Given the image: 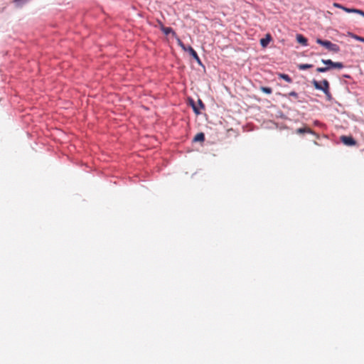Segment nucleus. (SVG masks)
<instances>
[{"label": "nucleus", "mask_w": 364, "mask_h": 364, "mask_svg": "<svg viewBox=\"0 0 364 364\" xmlns=\"http://www.w3.org/2000/svg\"><path fill=\"white\" fill-rule=\"evenodd\" d=\"M333 5L334 7L341 9L347 13L357 14H359L364 17V11L363 10L358 9H349V8L343 6V5H341L338 3H333Z\"/></svg>", "instance_id": "3"}, {"label": "nucleus", "mask_w": 364, "mask_h": 364, "mask_svg": "<svg viewBox=\"0 0 364 364\" xmlns=\"http://www.w3.org/2000/svg\"><path fill=\"white\" fill-rule=\"evenodd\" d=\"M341 141L347 146H354L356 144V141L352 136H342Z\"/></svg>", "instance_id": "4"}, {"label": "nucleus", "mask_w": 364, "mask_h": 364, "mask_svg": "<svg viewBox=\"0 0 364 364\" xmlns=\"http://www.w3.org/2000/svg\"><path fill=\"white\" fill-rule=\"evenodd\" d=\"M296 133L297 134H304V133L312 134L313 131L310 128L305 127H301V128H299L298 129H296Z\"/></svg>", "instance_id": "10"}, {"label": "nucleus", "mask_w": 364, "mask_h": 364, "mask_svg": "<svg viewBox=\"0 0 364 364\" xmlns=\"http://www.w3.org/2000/svg\"><path fill=\"white\" fill-rule=\"evenodd\" d=\"M332 68H338V69H341L343 68V65L342 63H339V62H333V66Z\"/></svg>", "instance_id": "15"}, {"label": "nucleus", "mask_w": 364, "mask_h": 364, "mask_svg": "<svg viewBox=\"0 0 364 364\" xmlns=\"http://www.w3.org/2000/svg\"><path fill=\"white\" fill-rule=\"evenodd\" d=\"M330 69V67H320L316 68L318 73H325Z\"/></svg>", "instance_id": "16"}, {"label": "nucleus", "mask_w": 364, "mask_h": 364, "mask_svg": "<svg viewBox=\"0 0 364 364\" xmlns=\"http://www.w3.org/2000/svg\"><path fill=\"white\" fill-rule=\"evenodd\" d=\"M260 90L266 94H271L272 92V88L269 87H261Z\"/></svg>", "instance_id": "14"}, {"label": "nucleus", "mask_w": 364, "mask_h": 364, "mask_svg": "<svg viewBox=\"0 0 364 364\" xmlns=\"http://www.w3.org/2000/svg\"><path fill=\"white\" fill-rule=\"evenodd\" d=\"M296 38L298 43L304 46H307V39L303 35L297 34Z\"/></svg>", "instance_id": "8"}, {"label": "nucleus", "mask_w": 364, "mask_h": 364, "mask_svg": "<svg viewBox=\"0 0 364 364\" xmlns=\"http://www.w3.org/2000/svg\"><path fill=\"white\" fill-rule=\"evenodd\" d=\"M272 40L271 35L267 33L265 36V38H263L260 40V44L263 48H265L268 46L269 42Z\"/></svg>", "instance_id": "6"}, {"label": "nucleus", "mask_w": 364, "mask_h": 364, "mask_svg": "<svg viewBox=\"0 0 364 364\" xmlns=\"http://www.w3.org/2000/svg\"><path fill=\"white\" fill-rule=\"evenodd\" d=\"M198 105L200 106V108L203 109L204 108V105L203 103V102L201 101V100H198Z\"/></svg>", "instance_id": "21"}, {"label": "nucleus", "mask_w": 364, "mask_h": 364, "mask_svg": "<svg viewBox=\"0 0 364 364\" xmlns=\"http://www.w3.org/2000/svg\"><path fill=\"white\" fill-rule=\"evenodd\" d=\"M311 82L316 90H322L324 92L326 98L328 100H331V94L329 90V82L327 80H323L321 82H319L316 80H313Z\"/></svg>", "instance_id": "1"}, {"label": "nucleus", "mask_w": 364, "mask_h": 364, "mask_svg": "<svg viewBox=\"0 0 364 364\" xmlns=\"http://www.w3.org/2000/svg\"><path fill=\"white\" fill-rule=\"evenodd\" d=\"M297 67L300 70H306V69L312 68L313 65H311V64H299L297 65Z\"/></svg>", "instance_id": "13"}, {"label": "nucleus", "mask_w": 364, "mask_h": 364, "mask_svg": "<svg viewBox=\"0 0 364 364\" xmlns=\"http://www.w3.org/2000/svg\"><path fill=\"white\" fill-rule=\"evenodd\" d=\"M189 54L197 61V63L200 65H201V60L200 59V58L198 57L197 53L196 52V50L191 47V46H188V48H187V50Z\"/></svg>", "instance_id": "5"}, {"label": "nucleus", "mask_w": 364, "mask_h": 364, "mask_svg": "<svg viewBox=\"0 0 364 364\" xmlns=\"http://www.w3.org/2000/svg\"><path fill=\"white\" fill-rule=\"evenodd\" d=\"M316 43L321 46H324L328 50L333 51V53H338L340 51V48L338 45L331 43L329 41H323L321 38L316 39Z\"/></svg>", "instance_id": "2"}, {"label": "nucleus", "mask_w": 364, "mask_h": 364, "mask_svg": "<svg viewBox=\"0 0 364 364\" xmlns=\"http://www.w3.org/2000/svg\"><path fill=\"white\" fill-rule=\"evenodd\" d=\"M288 95H289V96H292V97H294V98H297V97H298V94H297L296 92H294V91H291V92H290L288 94Z\"/></svg>", "instance_id": "20"}, {"label": "nucleus", "mask_w": 364, "mask_h": 364, "mask_svg": "<svg viewBox=\"0 0 364 364\" xmlns=\"http://www.w3.org/2000/svg\"><path fill=\"white\" fill-rule=\"evenodd\" d=\"M321 62L323 63H324L325 65H327L330 66L331 68H332V66H333V62L331 60H323V59H322Z\"/></svg>", "instance_id": "17"}, {"label": "nucleus", "mask_w": 364, "mask_h": 364, "mask_svg": "<svg viewBox=\"0 0 364 364\" xmlns=\"http://www.w3.org/2000/svg\"><path fill=\"white\" fill-rule=\"evenodd\" d=\"M353 38L355 39H356L357 41H358L364 43V38L363 37H360V36H354Z\"/></svg>", "instance_id": "19"}, {"label": "nucleus", "mask_w": 364, "mask_h": 364, "mask_svg": "<svg viewBox=\"0 0 364 364\" xmlns=\"http://www.w3.org/2000/svg\"><path fill=\"white\" fill-rule=\"evenodd\" d=\"M176 39V41H177V43L178 45L184 50V51H186L187 50V48L188 47H186L184 43L182 42V41L177 36H175Z\"/></svg>", "instance_id": "12"}, {"label": "nucleus", "mask_w": 364, "mask_h": 364, "mask_svg": "<svg viewBox=\"0 0 364 364\" xmlns=\"http://www.w3.org/2000/svg\"><path fill=\"white\" fill-rule=\"evenodd\" d=\"M161 30L166 35H168L170 33H172L173 36L175 37L176 36V33L173 31V30L171 27H165L164 26H161Z\"/></svg>", "instance_id": "7"}, {"label": "nucleus", "mask_w": 364, "mask_h": 364, "mask_svg": "<svg viewBox=\"0 0 364 364\" xmlns=\"http://www.w3.org/2000/svg\"><path fill=\"white\" fill-rule=\"evenodd\" d=\"M192 107H193V111L195 112V113L196 114H200V111H199L198 107L197 106H196L194 104H193Z\"/></svg>", "instance_id": "18"}, {"label": "nucleus", "mask_w": 364, "mask_h": 364, "mask_svg": "<svg viewBox=\"0 0 364 364\" xmlns=\"http://www.w3.org/2000/svg\"><path fill=\"white\" fill-rule=\"evenodd\" d=\"M204 140H205V134L203 132L198 133L193 139V141L203 142V141H204Z\"/></svg>", "instance_id": "9"}, {"label": "nucleus", "mask_w": 364, "mask_h": 364, "mask_svg": "<svg viewBox=\"0 0 364 364\" xmlns=\"http://www.w3.org/2000/svg\"><path fill=\"white\" fill-rule=\"evenodd\" d=\"M278 76L279 78L284 80L287 82H289V83L292 82V79L287 74L279 73Z\"/></svg>", "instance_id": "11"}]
</instances>
